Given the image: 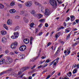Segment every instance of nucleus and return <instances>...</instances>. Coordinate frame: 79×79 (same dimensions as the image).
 I'll return each mask as SVG.
<instances>
[{
    "instance_id": "1",
    "label": "nucleus",
    "mask_w": 79,
    "mask_h": 79,
    "mask_svg": "<svg viewBox=\"0 0 79 79\" xmlns=\"http://www.w3.org/2000/svg\"><path fill=\"white\" fill-rule=\"evenodd\" d=\"M49 3L53 8H57V4L56 0H50Z\"/></svg>"
},
{
    "instance_id": "2",
    "label": "nucleus",
    "mask_w": 79,
    "mask_h": 79,
    "mask_svg": "<svg viewBox=\"0 0 79 79\" xmlns=\"http://www.w3.org/2000/svg\"><path fill=\"white\" fill-rule=\"evenodd\" d=\"M19 14L20 15H23V16H26L28 15V12L26 10H21L20 11Z\"/></svg>"
},
{
    "instance_id": "3",
    "label": "nucleus",
    "mask_w": 79,
    "mask_h": 79,
    "mask_svg": "<svg viewBox=\"0 0 79 79\" xmlns=\"http://www.w3.org/2000/svg\"><path fill=\"white\" fill-rule=\"evenodd\" d=\"M6 64H10L13 61V59L10 57L9 56H7L6 57Z\"/></svg>"
},
{
    "instance_id": "4",
    "label": "nucleus",
    "mask_w": 79,
    "mask_h": 79,
    "mask_svg": "<svg viewBox=\"0 0 79 79\" xmlns=\"http://www.w3.org/2000/svg\"><path fill=\"white\" fill-rule=\"evenodd\" d=\"M25 4L27 7H31L32 5V2L31 1H28L25 3Z\"/></svg>"
},
{
    "instance_id": "5",
    "label": "nucleus",
    "mask_w": 79,
    "mask_h": 79,
    "mask_svg": "<svg viewBox=\"0 0 79 79\" xmlns=\"http://www.w3.org/2000/svg\"><path fill=\"white\" fill-rule=\"evenodd\" d=\"M14 35H12L11 37V38L13 39H16L18 38L19 35H18V32H15L14 33Z\"/></svg>"
},
{
    "instance_id": "6",
    "label": "nucleus",
    "mask_w": 79,
    "mask_h": 79,
    "mask_svg": "<svg viewBox=\"0 0 79 79\" xmlns=\"http://www.w3.org/2000/svg\"><path fill=\"white\" fill-rule=\"evenodd\" d=\"M17 45H18V42L15 41L14 42L13 44H12L11 45L10 47L11 48L15 49V48H16V47Z\"/></svg>"
},
{
    "instance_id": "7",
    "label": "nucleus",
    "mask_w": 79,
    "mask_h": 79,
    "mask_svg": "<svg viewBox=\"0 0 79 79\" xmlns=\"http://www.w3.org/2000/svg\"><path fill=\"white\" fill-rule=\"evenodd\" d=\"M44 15L46 16H49L50 15V10L49 9H45Z\"/></svg>"
},
{
    "instance_id": "8",
    "label": "nucleus",
    "mask_w": 79,
    "mask_h": 79,
    "mask_svg": "<svg viewBox=\"0 0 79 79\" xmlns=\"http://www.w3.org/2000/svg\"><path fill=\"white\" fill-rule=\"evenodd\" d=\"M25 57L24 55L22 54H20L18 56V58L20 60L24 59Z\"/></svg>"
},
{
    "instance_id": "9",
    "label": "nucleus",
    "mask_w": 79,
    "mask_h": 79,
    "mask_svg": "<svg viewBox=\"0 0 79 79\" xmlns=\"http://www.w3.org/2000/svg\"><path fill=\"white\" fill-rule=\"evenodd\" d=\"M26 49V46L25 45H23L22 46L20 47L19 49L20 51H24Z\"/></svg>"
},
{
    "instance_id": "10",
    "label": "nucleus",
    "mask_w": 79,
    "mask_h": 79,
    "mask_svg": "<svg viewBox=\"0 0 79 79\" xmlns=\"http://www.w3.org/2000/svg\"><path fill=\"white\" fill-rule=\"evenodd\" d=\"M12 23V20L10 19H8L7 21V23L8 25H11Z\"/></svg>"
},
{
    "instance_id": "11",
    "label": "nucleus",
    "mask_w": 79,
    "mask_h": 79,
    "mask_svg": "<svg viewBox=\"0 0 79 79\" xmlns=\"http://www.w3.org/2000/svg\"><path fill=\"white\" fill-rule=\"evenodd\" d=\"M23 42L24 44H27L29 43V40L27 38H25L23 40Z\"/></svg>"
},
{
    "instance_id": "12",
    "label": "nucleus",
    "mask_w": 79,
    "mask_h": 79,
    "mask_svg": "<svg viewBox=\"0 0 79 79\" xmlns=\"http://www.w3.org/2000/svg\"><path fill=\"white\" fill-rule=\"evenodd\" d=\"M59 59L60 58L59 57H57L56 59L55 60L56 61L54 62L53 64L54 66H56V64H58V60H59Z\"/></svg>"
},
{
    "instance_id": "13",
    "label": "nucleus",
    "mask_w": 79,
    "mask_h": 79,
    "mask_svg": "<svg viewBox=\"0 0 79 79\" xmlns=\"http://www.w3.org/2000/svg\"><path fill=\"white\" fill-rule=\"evenodd\" d=\"M29 69V67H24L21 70L22 71V72H24V71H25L26 70H27V69Z\"/></svg>"
},
{
    "instance_id": "14",
    "label": "nucleus",
    "mask_w": 79,
    "mask_h": 79,
    "mask_svg": "<svg viewBox=\"0 0 79 79\" xmlns=\"http://www.w3.org/2000/svg\"><path fill=\"white\" fill-rule=\"evenodd\" d=\"M10 12L12 14H13V13H15L16 12V10L14 9H11L10 10Z\"/></svg>"
},
{
    "instance_id": "15",
    "label": "nucleus",
    "mask_w": 79,
    "mask_h": 79,
    "mask_svg": "<svg viewBox=\"0 0 79 79\" xmlns=\"http://www.w3.org/2000/svg\"><path fill=\"white\" fill-rule=\"evenodd\" d=\"M74 19H75V17H74V15H71L70 16V20L71 21H73Z\"/></svg>"
},
{
    "instance_id": "16",
    "label": "nucleus",
    "mask_w": 79,
    "mask_h": 79,
    "mask_svg": "<svg viewBox=\"0 0 79 79\" xmlns=\"http://www.w3.org/2000/svg\"><path fill=\"white\" fill-rule=\"evenodd\" d=\"M9 70H8L6 71H4L2 72H1V73H0V76H1L3 74H5L6 73H7V72L8 71H9Z\"/></svg>"
},
{
    "instance_id": "17",
    "label": "nucleus",
    "mask_w": 79,
    "mask_h": 79,
    "mask_svg": "<svg viewBox=\"0 0 79 79\" xmlns=\"http://www.w3.org/2000/svg\"><path fill=\"white\" fill-rule=\"evenodd\" d=\"M60 36V32H59L56 35V39H57V38H58V37H59Z\"/></svg>"
},
{
    "instance_id": "18",
    "label": "nucleus",
    "mask_w": 79,
    "mask_h": 79,
    "mask_svg": "<svg viewBox=\"0 0 79 79\" xmlns=\"http://www.w3.org/2000/svg\"><path fill=\"white\" fill-rule=\"evenodd\" d=\"M1 34L2 35H5L6 34V32L5 31L2 30L1 31Z\"/></svg>"
},
{
    "instance_id": "19",
    "label": "nucleus",
    "mask_w": 79,
    "mask_h": 79,
    "mask_svg": "<svg viewBox=\"0 0 79 79\" xmlns=\"http://www.w3.org/2000/svg\"><path fill=\"white\" fill-rule=\"evenodd\" d=\"M5 62V59H2L0 61V65L2 64Z\"/></svg>"
},
{
    "instance_id": "20",
    "label": "nucleus",
    "mask_w": 79,
    "mask_h": 79,
    "mask_svg": "<svg viewBox=\"0 0 79 79\" xmlns=\"http://www.w3.org/2000/svg\"><path fill=\"white\" fill-rule=\"evenodd\" d=\"M23 20L24 21V22H25V23H28V21H29V20H28V19L25 17H24L23 18Z\"/></svg>"
},
{
    "instance_id": "21",
    "label": "nucleus",
    "mask_w": 79,
    "mask_h": 79,
    "mask_svg": "<svg viewBox=\"0 0 79 79\" xmlns=\"http://www.w3.org/2000/svg\"><path fill=\"white\" fill-rule=\"evenodd\" d=\"M6 41V39L4 37L2 39V42H5Z\"/></svg>"
},
{
    "instance_id": "22",
    "label": "nucleus",
    "mask_w": 79,
    "mask_h": 79,
    "mask_svg": "<svg viewBox=\"0 0 79 79\" xmlns=\"http://www.w3.org/2000/svg\"><path fill=\"white\" fill-rule=\"evenodd\" d=\"M67 75L69 77H71V76H72V73L71 72H69V73H67Z\"/></svg>"
},
{
    "instance_id": "23",
    "label": "nucleus",
    "mask_w": 79,
    "mask_h": 79,
    "mask_svg": "<svg viewBox=\"0 0 79 79\" xmlns=\"http://www.w3.org/2000/svg\"><path fill=\"white\" fill-rule=\"evenodd\" d=\"M15 5V3L14 1H12L10 3V5L11 6H13Z\"/></svg>"
},
{
    "instance_id": "24",
    "label": "nucleus",
    "mask_w": 79,
    "mask_h": 79,
    "mask_svg": "<svg viewBox=\"0 0 79 79\" xmlns=\"http://www.w3.org/2000/svg\"><path fill=\"white\" fill-rule=\"evenodd\" d=\"M79 43V41H76V43H75L74 44H73V46H76L77 45H78Z\"/></svg>"
},
{
    "instance_id": "25",
    "label": "nucleus",
    "mask_w": 79,
    "mask_h": 79,
    "mask_svg": "<svg viewBox=\"0 0 79 79\" xmlns=\"http://www.w3.org/2000/svg\"><path fill=\"white\" fill-rule=\"evenodd\" d=\"M3 27H4V28H5V29H6V30H8V27L7 26H6V24H4Z\"/></svg>"
},
{
    "instance_id": "26",
    "label": "nucleus",
    "mask_w": 79,
    "mask_h": 79,
    "mask_svg": "<svg viewBox=\"0 0 79 79\" xmlns=\"http://www.w3.org/2000/svg\"><path fill=\"white\" fill-rule=\"evenodd\" d=\"M5 7L4 5L2 3H0V9H2V8H3Z\"/></svg>"
},
{
    "instance_id": "27",
    "label": "nucleus",
    "mask_w": 79,
    "mask_h": 79,
    "mask_svg": "<svg viewBox=\"0 0 79 79\" xmlns=\"http://www.w3.org/2000/svg\"><path fill=\"white\" fill-rule=\"evenodd\" d=\"M44 6H42L41 8V11H42V13H44Z\"/></svg>"
},
{
    "instance_id": "28",
    "label": "nucleus",
    "mask_w": 79,
    "mask_h": 79,
    "mask_svg": "<svg viewBox=\"0 0 79 79\" xmlns=\"http://www.w3.org/2000/svg\"><path fill=\"white\" fill-rule=\"evenodd\" d=\"M55 60H54L51 62L49 64V66H52V64H53V62H55Z\"/></svg>"
},
{
    "instance_id": "29",
    "label": "nucleus",
    "mask_w": 79,
    "mask_h": 79,
    "mask_svg": "<svg viewBox=\"0 0 79 79\" xmlns=\"http://www.w3.org/2000/svg\"><path fill=\"white\" fill-rule=\"evenodd\" d=\"M37 15L38 16V18L40 19L41 18H42V17L43 16V15H42L39 14H38Z\"/></svg>"
},
{
    "instance_id": "30",
    "label": "nucleus",
    "mask_w": 79,
    "mask_h": 79,
    "mask_svg": "<svg viewBox=\"0 0 79 79\" xmlns=\"http://www.w3.org/2000/svg\"><path fill=\"white\" fill-rule=\"evenodd\" d=\"M34 26V23H32L30 24V26L31 27H33Z\"/></svg>"
},
{
    "instance_id": "31",
    "label": "nucleus",
    "mask_w": 79,
    "mask_h": 79,
    "mask_svg": "<svg viewBox=\"0 0 79 79\" xmlns=\"http://www.w3.org/2000/svg\"><path fill=\"white\" fill-rule=\"evenodd\" d=\"M77 72V69H75L73 71V74H75V73H76Z\"/></svg>"
},
{
    "instance_id": "32",
    "label": "nucleus",
    "mask_w": 79,
    "mask_h": 79,
    "mask_svg": "<svg viewBox=\"0 0 79 79\" xmlns=\"http://www.w3.org/2000/svg\"><path fill=\"white\" fill-rule=\"evenodd\" d=\"M39 21L40 23H44L45 21V20L44 19H41L39 20Z\"/></svg>"
},
{
    "instance_id": "33",
    "label": "nucleus",
    "mask_w": 79,
    "mask_h": 79,
    "mask_svg": "<svg viewBox=\"0 0 79 79\" xmlns=\"http://www.w3.org/2000/svg\"><path fill=\"white\" fill-rule=\"evenodd\" d=\"M48 64L46 63L43 66L42 68H45V67H46V66H48Z\"/></svg>"
},
{
    "instance_id": "34",
    "label": "nucleus",
    "mask_w": 79,
    "mask_h": 79,
    "mask_svg": "<svg viewBox=\"0 0 79 79\" xmlns=\"http://www.w3.org/2000/svg\"><path fill=\"white\" fill-rule=\"evenodd\" d=\"M37 58H38V57H37L34 58L32 59L31 61H35V60H36V59H37Z\"/></svg>"
},
{
    "instance_id": "35",
    "label": "nucleus",
    "mask_w": 79,
    "mask_h": 79,
    "mask_svg": "<svg viewBox=\"0 0 79 79\" xmlns=\"http://www.w3.org/2000/svg\"><path fill=\"white\" fill-rule=\"evenodd\" d=\"M19 29V27L18 26H17L14 29V31H17L18 29Z\"/></svg>"
},
{
    "instance_id": "36",
    "label": "nucleus",
    "mask_w": 79,
    "mask_h": 79,
    "mask_svg": "<svg viewBox=\"0 0 79 79\" xmlns=\"http://www.w3.org/2000/svg\"><path fill=\"white\" fill-rule=\"evenodd\" d=\"M71 34V32H70L67 36V39H69L70 38V35Z\"/></svg>"
},
{
    "instance_id": "37",
    "label": "nucleus",
    "mask_w": 79,
    "mask_h": 79,
    "mask_svg": "<svg viewBox=\"0 0 79 79\" xmlns=\"http://www.w3.org/2000/svg\"><path fill=\"white\" fill-rule=\"evenodd\" d=\"M77 65L76 64H74L72 67V68H75Z\"/></svg>"
},
{
    "instance_id": "38",
    "label": "nucleus",
    "mask_w": 79,
    "mask_h": 79,
    "mask_svg": "<svg viewBox=\"0 0 79 79\" xmlns=\"http://www.w3.org/2000/svg\"><path fill=\"white\" fill-rule=\"evenodd\" d=\"M34 3L36 5H39V3L37 2H36L35 1L34 2Z\"/></svg>"
},
{
    "instance_id": "39",
    "label": "nucleus",
    "mask_w": 79,
    "mask_h": 79,
    "mask_svg": "<svg viewBox=\"0 0 79 79\" xmlns=\"http://www.w3.org/2000/svg\"><path fill=\"white\" fill-rule=\"evenodd\" d=\"M57 2L59 3V4L60 3H61V0H56Z\"/></svg>"
},
{
    "instance_id": "40",
    "label": "nucleus",
    "mask_w": 79,
    "mask_h": 79,
    "mask_svg": "<svg viewBox=\"0 0 79 79\" xmlns=\"http://www.w3.org/2000/svg\"><path fill=\"white\" fill-rule=\"evenodd\" d=\"M69 30H68V29H66L65 30V33H68V32H69Z\"/></svg>"
},
{
    "instance_id": "41",
    "label": "nucleus",
    "mask_w": 79,
    "mask_h": 79,
    "mask_svg": "<svg viewBox=\"0 0 79 79\" xmlns=\"http://www.w3.org/2000/svg\"><path fill=\"white\" fill-rule=\"evenodd\" d=\"M18 5L19 8H22V4H19Z\"/></svg>"
},
{
    "instance_id": "42",
    "label": "nucleus",
    "mask_w": 79,
    "mask_h": 79,
    "mask_svg": "<svg viewBox=\"0 0 79 79\" xmlns=\"http://www.w3.org/2000/svg\"><path fill=\"white\" fill-rule=\"evenodd\" d=\"M15 19H19L20 18V17L18 16H16L15 17Z\"/></svg>"
},
{
    "instance_id": "43",
    "label": "nucleus",
    "mask_w": 79,
    "mask_h": 79,
    "mask_svg": "<svg viewBox=\"0 0 79 79\" xmlns=\"http://www.w3.org/2000/svg\"><path fill=\"white\" fill-rule=\"evenodd\" d=\"M9 53V51L8 50H6L5 51V53H6V54H7Z\"/></svg>"
},
{
    "instance_id": "44",
    "label": "nucleus",
    "mask_w": 79,
    "mask_h": 79,
    "mask_svg": "<svg viewBox=\"0 0 79 79\" xmlns=\"http://www.w3.org/2000/svg\"><path fill=\"white\" fill-rule=\"evenodd\" d=\"M41 52V50H40L39 53H38V57H39V56H40V52Z\"/></svg>"
},
{
    "instance_id": "45",
    "label": "nucleus",
    "mask_w": 79,
    "mask_h": 79,
    "mask_svg": "<svg viewBox=\"0 0 79 79\" xmlns=\"http://www.w3.org/2000/svg\"><path fill=\"white\" fill-rule=\"evenodd\" d=\"M79 19H76L75 20V21L77 24L79 23Z\"/></svg>"
},
{
    "instance_id": "46",
    "label": "nucleus",
    "mask_w": 79,
    "mask_h": 79,
    "mask_svg": "<svg viewBox=\"0 0 79 79\" xmlns=\"http://www.w3.org/2000/svg\"><path fill=\"white\" fill-rule=\"evenodd\" d=\"M50 77H51V76H50V75H49L47 77L46 79H48Z\"/></svg>"
},
{
    "instance_id": "47",
    "label": "nucleus",
    "mask_w": 79,
    "mask_h": 79,
    "mask_svg": "<svg viewBox=\"0 0 79 79\" xmlns=\"http://www.w3.org/2000/svg\"><path fill=\"white\" fill-rule=\"evenodd\" d=\"M45 27H48V24L47 23H45Z\"/></svg>"
},
{
    "instance_id": "48",
    "label": "nucleus",
    "mask_w": 79,
    "mask_h": 79,
    "mask_svg": "<svg viewBox=\"0 0 79 79\" xmlns=\"http://www.w3.org/2000/svg\"><path fill=\"white\" fill-rule=\"evenodd\" d=\"M51 44H52V43L49 42L48 43V44H47V46H50V45H51Z\"/></svg>"
},
{
    "instance_id": "49",
    "label": "nucleus",
    "mask_w": 79,
    "mask_h": 79,
    "mask_svg": "<svg viewBox=\"0 0 79 79\" xmlns=\"http://www.w3.org/2000/svg\"><path fill=\"white\" fill-rule=\"evenodd\" d=\"M10 54L11 55H15V53L13 52H11L10 53Z\"/></svg>"
},
{
    "instance_id": "50",
    "label": "nucleus",
    "mask_w": 79,
    "mask_h": 79,
    "mask_svg": "<svg viewBox=\"0 0 79 79\" xmlns=\"http://www.w3.org/2000/svg\"><path fill=\"white\" fill-rule=\"evenodd\" d=\"M49 62H50V60L48 59L46 60L45 63H49Z\"/></svg>"
},
{
    "instance_id": "51",
    "label": "nucleus",
    "mask_w": 79,
    "mask_h": 79,
    "mask_svg": "<svg viewBox=\"0 0 79 79\" xmlns=\"http://www.w3.org/2000/svg\"><path fill=\"white\" fill-rule=\"evenodd\" d=\"M64 27H66V22H64Z\"/></svg>"
},
{
    "instance_id": "52",
    "label": "nucleus",
    "mask_w": 79,
    "mask_h": 79,
    "mask_svg": "<svg viewBox=\"0 0 79 79\" xmlns=\"http://www.w3.org/2000/svg\"><path fill=\"white\" fill-rule=\"evenodd\" d=\"M31 14H34L35 13V11L34 10H32L31 12Z\"/></svg>"
},
{
    "instance_id": "53",
    "label": "nucleus",
    "mask_w": 79,
    "mask_h": 79,
    "mask_svg": "<svg viewBox=\"0 0 79 79\" xmlns=\"http://www.w3.org/2000/svg\"><path fill=\"white\" fill-rule=\"evenodd\" d=\"M22 74V72H18V75H19V74Z\"/></svg>"
},
{
    "instance_id": "54",
    "label": "nucleus",
    "mask_w": 79,
    "mask_h": 79,
    "mask_svg": "<svg viewBox=\"0 0 79 79\" xmlns=\"http://www.w3.org/2000/svg\"><path fill=\"white\" fill-rule=\"evenodd\" d=\"M45 60H44L43 61H41L40 62V63L41 64H42V63H44V62H45Z\"/></svg>"
},
{
    "instance_id": "55",
    "label": "nucleus",
    "mask_w": 79,
    "mask_h": 79,
    "mask_svg": "<svg viewBox=\"0 0 79 79\" xmlns=\"http://www.w3.org/2000/svg\"><path fill=\"white\" fill-rule=\"evenodd\" d=\"M33 40H34V38L32 37H31L30 38V41H32Z\"/></svg>"
},
{
    "instance_id": "56",
    "label": "nucleus",
    "mask_w": 79,
    "mask_h": 79,
    "mask_svg": "<svg viewBox=\"0 0 79 79\" xmlns=\"http://www.w3.org/2000/svg\"><path fill=\"white\" fill-rule=\"evenodd\" d=\"M46 58V56H45L44 57V56H42L41 57L42 59H44V58Z\"/></svg>"
},
{
    "instance_id": "57",
    "label": "nucleus",
    "mask_w": 79,
    "mask_h": 79,
    "mask_svg": "<svg viewBox=\"0 0 79 79\" xmlns=\"http://www.w3.org/2000/svg\"><path fill=\"white\" fill-rule=\"evenodd\" d=\"M64 28V27H60V29H63Z\"/></svg>"
},
{
    "instance_id": "58",
    "label": "nucleus",
    "mask_w": 79,
    "mask_h": 79,
    "mask_svg": "<svg viewBox=\"0 0 79 79\" xmlns=\"http://www.w3.org/2000/svg\"><path fill=\"white\" fill-rule=\"evenodd\" d=\"M42 32H40L39 34V35H42Z\"/></svg>"
},
{
    "instance_id": "59",
    "label": "nucleus",
    "mask_w": 79,
    "mask_h": 79,
    "mask_svg": "<svg viewBox=\"0 0 79 79\" xmlns=\"http://www.w3.org/2000/svg\"><path fill=\"white\" fill-rule=\"evenodd\" d=\"M42 24L41 23L38 26V27H41L42 26Z\"/></svg>"
},
{
    "instance_id": "60",
    "label": "nucleus",
    "mask_w": 79,
    "mask_h": 79,
    "mask_svg": "<svg viewBox=\"0 0 79 79\" xmlns=\"http://www.w3.org/2000/svg\"><path fill=\"white\" fill-rule=\"evenodd\" d=\"M35 65H34V66H33L32 67V68H31V69H34V68H35Z\"/></svg>"
},
{
    "instance_id": "61",
    "label": "nucleus",
    "mask_w": 79,
    "mask_h": 79,
    "mask_svg": "<svg viewBox=\"0 0 79 79\" xmlns=\"http://www.w3.org/2000/svg\"><path fill=\"white\" fill-rule=\"evenodd\" d=\"M70 51L69 50L68 51V52H67V53L68 54V55H69V53H70Z\"/></svg>"
},
{
    "instance_id": "62",
    "label": "nucleus",
    "mask_w": 79,
    "mask_h": 79,
    "mask_svg": "<svg viewBox=\"0 0 79 79\" xmlns=\"http://www.w3.org/2000/svg\"><path fill=\"white\" fill-rule=\"evenodd\" d=\"M54 33V31H52V32H51V35H52V34Z\"/></svg>"
},
{
    "instance_id": "63",
    "label": "nucleus",
    "mask_w": 79,
    "mask_h": 79,
    "mask_svg": "<svg viewBox=\"0 0 79 79\" xmlns=\"http://www.w3.org/2000/svg\"><path fill=\"white\" fill-rule=\"evenodd\" d=\"M29 79H32V76H30L28 77Z\"/></svg>"
},
{
    "instance_id": "64",
    "label": "nucleus",
    "mask_w": 79,
    "mask_h": 79,
    "mask_svg": "<svg viewBox=\"0 0 79 79\" xmlns=\"http://www.w3.org/2000/svg\"><path fill=\"white\" fill-rule=\"evenodd\" d=\"M55 73V71H54L52 73V75H53V74H54V73Z\"/></svg>"
}]
</instances>
